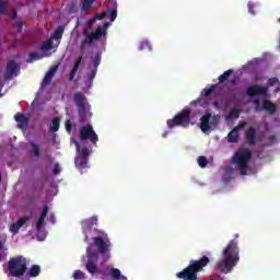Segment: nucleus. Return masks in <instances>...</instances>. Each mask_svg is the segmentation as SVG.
<instances>
[{
    "instance_id": "f257e3e1",
    "label": "nucleus",
    "mask_w": 280,
    "mask_h": 280,
    "mask_svg": "<svg viewBox=\"0 0 280 280\" xmlns=\"http://www.w3.org/2000/svg\"><path fill=\"white\" fill-rule=\"evenodd\" d=\"M92 241L97 250L93 249L91 246L86 247L88 261L85 264V270L90 275H102V277H104V271L97 268V260L100 259V255H102L103 261L110 259V238L105 234L104 236H94Z\"/></svg>"
},
{
    "instance_id": "f03ea898",
    "label": "nucleus",
    "mask_w": 280,
    "mask_h": 280,
    "mask_svg": "<svg viewBox=\"0 0 280 280\" xmlns=\"http://www.w3.org/2000/svg\"><path fill=\"white\" fill-rule=\"evenodd\" d=\"M237 261H240L237 241H230L226 248L223 249V258L217 262L215 269L223 275H229L237 266Z\"/></svg>"
},
{
    "instance_id": "7ed1b4c3",
    "label": "nucleus",
    "mask_w": 280,
    "mask_h": 280,
    "mask_svg": "<svg viewBox=\"0 0 280 280\" xmlns=\"http://www.w3.org/2000/svg\"><path fill=\"white\" fill-rule=\"evenodd\" d=\"M207 256L201 257L199 260H190L189 265L180 272L176 273L177 279L184 280H198V272H202L210 264Z\"/></svg>"
},
{
    "instance_id": "20e7f679",
    "label": "nucleus",
    "mask_w": 280,
    "mask_h": 280,
    "mask_svg": "<svg viewBox=\"0 0 280 280\" xmlns=\"http://www.w3.org/2000/svg\"><path fill=\"white\" fill-rule=\"evenodd\" d=\"M73 98L78 107L79 121L81 124H89L91 121V117H93V113H91V105L86 103V96L81 92H78L74 94Z\"/></svg>"
},
{
    "instance_id": "39448f33",
    "label": "nucleus",
    "mask_w": 280,
    "mask_h": 280,
    "mask_svg": "<svg viewBox=\"0 0 280 280\" xmlns=\"http://www.w3.org/2000/svg\"><path fill=\"white\" fill-rule=\"evenodd\" d=\"M8 271L11 277L21 278L27 271V262L23 256L10 258Z\"/></svg>"
},
{
    "instance_id": "423d86ee",
    "label": "nucleus",
    "mask_w": 280,
    "mask_h": 280,
    "mask_svg": "<svg viewBox=\"0 0 280 280\" xmlns=\"http://www.w3.org/2000/svg\"><path fill=\"white\" fill-rule=\"evenodd\" d=\"M250 159H253V154L248 149L237 151L232 158V163L237 165L242 176L248 174V161H250Z\"/></svg>"
},
{
    "instance_id": "0eeeda50",
    "label": "nucleus",
    "mask_w": 280,
    "mask_h": 280,
    "mask_svg": "<svg viewBox=\"0 0 280 280\" xmlns=\"http://www.w3.org/2000/svg\"><path fill=\"white\" fill-rule=\"evenodd\" d=\"M83 40L81 42L79 49L81 54H84V49L91 46L94 40H100L102 36H106V28L104 26H98L95 32L89 34V32L83 31Z\"/></svg>"
},
{
    "instance_id": "6e6552de",
    "label": "nucleus",
    "mask_w": 280,
    "mask_h": 280,
    "mask_svg": "<svg viewBox=\"0 0 280 280\" xmlns=\"http://www.w3.org/2000/svg\"><path fill=\"white\" fill-rule=\"evenodd\" d=\"M191 121V110L189 108H184L180 113L175 115L173 119L167 120V127L174 128L176 126H182V128H187Z\"/></svg>"
},
{
    "instance_id": "1a4fd4ad",
    "label": "nucleus",
    "mask_w": 280,
    "mask_h": 280,
    "mask_svg": "<svg viewBox=\"0 0 280 280\" xmlns=\"http://www.w3.org/2000/svg\"><path fill=\"white\" fill-rule=\"evenodd\" d=\"M79 137L81 141H91L93 145H97V142L100 141V138L97 137V133H95V130H93V125L91 124L81 127Z\"/></svg>"
},
{
    "instance_id": "9d476101",
    "label": "nucleus",
    "mask_w": 280,
    "mask_h": 280,
    "mask_svg": "<svg viewBox=\"0 0 280 280\" xmlns=\"http://www.w3.org/2000/svg\"><path fill=\"white\" fill-rule=\"evenodd\" d=\"M255 110L256 113H261V110H267L270 115H275L277 113V106L268 100L259 101V98L254 100Z\"/></svg>"
},
{
    "instance_id": "9b49d317",
    "label": "nucleus",
    "mask_w": 280,
    "mask_h": 280,
    "mask_svg": "<svg viewBox=\"0 0 280 280\" xmlns=\"http://www.w3.org/2000/svg\"><path fill=\"white\" fill-rule=\"evenodd\" d=\"M231 75H233V69L226 70L223 74L219 77V83L212 84L209 89H203L201 95L203 97H209V95H211V93H213V91H215L220 86V84L226 82L229 78H231Z\"/></svg>"
},
{
    "instance_id": "f8f14e48",
    "label": "nucleus",
    "mask_w": 280,
    "mask_h": 280,
    "mask_svg": "<svg viewBox=\"0 0 280 280\" xmlns=\"http://www.w3.org/2000/svg\"><path fill=\"white\" fill-rule=\"evenodd\" d=\"M20 72L21 66H19L14 59L9 60L4 72L5 80H12V78H16Z\"/></svg>"
},
{
    "instance_id": "ddd939ff",
    "label": "nucleus",
    "mask_w": 280,
    "mask_h": 280,
    "mask_svg": "<svg viewBox=\"0 0 280 280\" xmlns=\"http://www.w3.org/2000/svg\"><path fill=\"white\" fill-rule=\"evenodd\" d=\"M246 94L248 97H255L256 95H268V88L255 84L247 88Z\"/></svg>"
},
{
    "instance_id": "4468645a",
    "label": "nucleus",
    "mask_w": 280,
    "mask_h": 280,
    "mask_svg": "<svg viewBox=\"0 0 280 280\" xmlns=\"http://www.w3.org/2000/svg\"><path fill=\"white\" fill-rule=\"evenodd\" d=\"M83 233L85 235V242H89V231L97 229V219H88L81 222Z\"/></svg>"
},
{
    "instance_id": "2eb2a0df",
    "label": "nucleus",
    "mask_w": 280,
    "mask_h": 280,
    "mask_svg": "<svg viewBox=\"0 0 280 280\" xmlns=\"http://www.w3.org/2000/svg\"><path fill=\"white\" fill-rule=\"evenodd\" d=\"M245 140L248 145H255L257 143V129L249 127L245 130Z\"/></svg>"
},
{
    "instance_id": "dca6fc26",
    "label": "nucleus",
    "mask_w": 280,
    "mask_h": 280,
    "mask_svg": "<svg viewBox=\"0 0 280 280\" xmlns=\"http://www.w3.org/2000/svg\"><path fill=\"white\" fill-rule=\"evenodd\" d=\"M27 221H30V217H27V215L22 217L19 221L11 224L10 232L13 233V235H16V233H19L21 226H24L25 222H27Z\"/></svg>"
},
{
    "instance_id": "f3484780",
    "label": "nucleus",
    "mask_w": 280,
    "mask_h": 280,
    "mask_svg": "<svg viewBox=\"0 0 280 280\" xmlns=\"http://www.w3.org/2000/svg\"><path fill=\"white\" fill-rule=\"evenodd\" d=\"M58 65L52 66L49 71L45 74V78L43 80L44 86H47V84H51V80H54V75H56V72L58 71Z\"/></svg>"
},
{
    "instance_id": "a211bd4d",
    "label": "nucleus",
    "mask_w": 280,
    "mask_h": 280,
    "mask_svg": "<svg viewBox=\"0 0 280 280\" xmlns=\"http://www.w3.org/2000/svg\"><path fill=\"white\" fill-rule=\"evenodd\" d=\"M15 121L19 124V128H27L30 126V118H27L24 114L16 113L14 115Z\"/></svg>"
},
{
    "instance_id": "6ab92c4d",
    "label": "nucleus",
    "mask_w": 280,
    "mask_h": 280,
    "mask_svg": "<svg viewBox=\"0 0 280 280\" xmlns=\"http://www.w3.org/2000/svg\"><path fill=\"white\" fill-rule=\"evenodd\" d=\"M211 119V114H205L201 117L200 128L202 132H209L211 130V126L209 125V121Z\"/></svg>"
},
{
    "instance_id": "aec40b11",
    "label": "nucleus",
    "mask_w": 280,
    "mask_h": 280,
    "mask_svg": "<svg viewBox=\"0 0 280 280\" xmlns=\"http://www.w3.org/2000/svg\"><path fill=\"white\" fill-rule=\"evenodd\" d=\"M48 213H49V207L44 206L40 217L36 223V231H40L43 229V225L45 224V218H47Z\"/></svg>"
},
{
    "instance_id": "412c9836",
    "label": "nucleus",
    "mask_w": 280,
    "mask_h": 280,
    "mask_svg": "<svg viewBox=\"0 0 280 280\" xmlns=\"http://www.w3.org/2000/svg\"><path fill=\"white\" fill-rule=\"evenodd\" d=\"M82 56H79L77 60L74 61V66L72 67L70 74H69V81L73 82V79L75 78V73H78V69H80L82 65Z\"/></svg>"
},
{
    "instance_id": "4be33fe9",
    "label": "nucleus",
    "mask_w": 280,
    "mask_h": 280,
    "mask_svg": "<svg viewBox=\"0 0 280 280\" xmlns=\"http://www.w3.org/2000/svg\"><path fill=\"white\" fill-rule=\"evenodd\" d=\"M108 275L113 280H128L126 276L121 275V270L117 268H110Z\"/></svg>"
},
{
    "instance_id": "5701e85b",
    "label": "nucleus",
    "mask_w": 280,
    "mask_h": 280,
    "mask_svg": "<svg viewBox=\"0 0 280 280\" xmlns=\"http://www.w3.org/2000/svg\"><path fill=\"white\" fill-rule=\"evenodd\" d=\"M233 166L228 165L225 166L224 173H223V183H231V180L233 179Z\"/></svg>"
},
{
    "instance_id": "b1692460",
    "label": "nucleus",
    "mask_w": 280,
    "mask_h": 280,
    "mask_svg": "<svg viewBox=\"0 0 280 280\" xmlns=\"http://www.w3.org/2000/svg\"><path fill=\"white\" fill-rule=\"evenodd\" d=\"M74 163L79 170H86V167L89 165V160L81 158V156H77L74 160Z\"/></svg>"
},
{
    "instance_id": "393cba45",
    "label": "nucleus",
    "mask_w": 280,
    "mask_h": 280,
    "mask_svg": "<svg viewBox=\"0 0 280 280\" xmlns=\"http://www.w3.org/2000/svg\"><path fill=\"white\" fill-rule=\"evenodd\" d=\"M229 143H237L240 141V132L235 129L229 132L228 135Z\"/></svg>"
},
{
    "instance_id": "a878e982",
    "label": "nucleus",
    "mask_w": 280,
    "mask_h": 280,
    "mask_svg": "<svg viewBox=\"0 0 280 280\" xmlns=\"http://www.w3.org/2000/svg\"><path fill=\"white\" fill-rule=\"evenodd\" d=\"M58 130H60V118L55 117L51 120L49 132H58Z\"/></svg>"
},
{
    "instance_id": "bb28decb",
    "label": "nucleus",
    "mask_w": 280,
    "mask_h": 280,
    "mask_svg": "<svg viewBox=\"0 0 280 280\" xmlns=\"http://www.w3.org/2000/svg\"><path fill=\"white\" fill-rule=\"evenodd\" d=\"M62 34H65V27L62 25H59L57 30H55L51 38H54L55 40H60V38H62Z\"/></svg>"
},
{
    "instance_id": "cd10ccee",
    "label": "nucleus",
    "mask_w": 280,
    "mask_h": 280,
    "mask_svg": "<svg viewBox=\"0 0 280 280\" xmlns=\"http://www.w3.org/2000/svg\"><path fill=\"white\" fill-rule=\"evenodd\" d=\"M52 46H54V42H51V39H48V40L42 43L40 50L42 51H49V50L52 49Z\"/></svg>"
},
{
    "instance_id": "c85d7f7f",
    "label": "nucleus",
    "mask_w": 280,
    "mask_h": 280,
    "mask_svg": "<svg viewBox=\"0 0 280 280\" xmlns=\"http://www.w3.org/2000/svg\"><path fill=\"white\" fill-rule=\"evenodd\" d=\"M30 277H38V275H40V266L38 265H33L30 269L28 272Z\"/></svg>"
},
{
    "instance_id": "c756f323",
    "label": "nucleus",
    "mask_w": 280,
    "mask_h": 280,
    "mask_svg": "<svg viewBox=\"0 0 280 280\" xmlns=\"http://www.w3.org/2000/svg\"><path fill=\"white\" fill-rule=\"evenodd\" d=\"M92 60H93L94 69H96L97 71V68L102 62V52H96L95 56L92 58Z\"/></svg>"
},
{
    "instance_id": "7c9ffc66",
    "label": "nucleus",
    "mask_w": 280,
    "mask_h": 280,
    "mask_svg": "<svg viewBox=\"0 0 280 280\" xmlns=\"http://www.w3.org/2000/svg\"><path fill=\"white\" fill-rule=\"evenodd\" d=\"M32 151L31 154H34L35 156H40V147L34 142H31Z\"/></svg>"
},
{
    "instance_id": "2f4dec72",
    "label": "nucleus",
    "mask_w": 280,
    "mask_h": 280,
    "mask_svg": "<svg viewBox=\"0 0 280 280\" xmlns=\"http://www.w3.org/2000/svg\"><path fill=\"white\" fill-rule=\"evenodd\" d=\"M197 161L199 167H206L207 165H209V160L205 155H200Z\"/></svg>"
},
{
    "instance_id": "473e14b6",
    "label": "nucleus",
    "mask_w": 280,
    "mask_h": 280,
    "mask_svg": "<svg viewBox=\"0 0 280 280\" xmlns=\"http://www.w3.org/2000/svg\"><path fill=\"white\" fill-rule=\"evenodd\" d=\"M241 113L242 110H240V108H232L229 115L232 119H238Z\"/></svg>"
},
{
    "instance_id": "72a5a7b5",
    "label": "nucleus",
    "mask_w": 280,
    "mask_h": 280,
    "mask_svg": "<svg viewBox=\"0 0 280 280\" xmlns=\"http://www.w3.org/2000/svg\"><path fill=\"white\" fill-rule=\"evenodd\" d=\"M8 0L0 1V14H8Z\"/></svg>"
},
{
    "instance_id": "f704fd0d",
    "label": "nucleus",
    "mask_w": 280,
    "mask_h": 280,
    "mask_svg": "<svg viewBox=\"0 0 280 280\" xmlns=\"http://www.w3.org/2000/svg\"><path fill=\"white\" fill-rule=\"evenodd\" d=\"M140 51H143V49H149V51H152V47L150 46V42H141L139 45Z\"/></svg>"
},
{
    "instance_id": "c9c22d12",
    "label": "nucleus",
    "mask_w": 280,
    "mask_h": 280,
    "mask_svg": "<svg viewBox=\"0 0 280 280\" xmlns=\"http://www.w3.org/2000/svg\"><path fill=\"white\" fill-rule=\"evenodd\" d=\"M89 154H91V151L89 150V148H82L81 149V159H85L89 161Z\"/></svg>"
},
{
    "instance_id": "e433bc0d",
    "label": "nucleus",
    "mask_w": 280,
    "mask_h": 280,
    "mask_svg": "<svg viewBox=\"0 0 280 280\" xmlns=\"http://www.w3.org/2000/svg\"><path fill=\"white\" fill-rule=\"evenodd\" d=\"M73 279L74 280H82V279H84V272L82 270H75L73 272Z\"/></svg>"
},
{
    "instance_id": "4c0bfd02",
    "label": "nucleus",
    "mask_w": 280,
    "mask_h": 280,
    "mask_svg": "<svg viewBox=\"0 0 280 280\" xmlns=\"http://www.w3.org/2000/svg\"><path fill=\"white\" fill-rule=\"evenodd\" d=\"M107 16H108V12H106V11L102 12L101 14L100 13L95 14V19L97 21H104V19H106Z\"/></svg>"
},
{
    "instance_id": "58836bf2",
    "label": "nucleus",
    "mask_w": 280,
    "mask_h": 280,
    "mask_svg": "<svg viewBox=\"0 0 280 280\" xmlns=\"http://www.w3.org/2000/svg\"><path fill=\"white\" fill-rule=\"evenodd\" d=\"M267 84H268V86H275L276 84H279V79H278L277 77L270 78V79L267 81Z\"/></svg>"
},
{
    "instance_id": "ea45409f",
    "label": "nucleus",
    "mask_w": 280,
    "mask_h": 280,
    "mask_svg": "<svg viewBox=\"0 0 280 280\" xmlns=\"http://www.w3.org/2000/svg\"><path fill=\"white\" fill-rule=\"evenodd\" d=\"M246 126H248L247 121H241L236 127H234V130H237L240 132V130H244Z\"/></svg>"
},
{
    "instance_id": "a19ab883",
    "label": "nucleus",
    "mask_w": 280,
    "mask_h": 280,
    "mask_svg": "<svg viewBox=\"0 0 280 280\" xmlns=\"http://www.w3.org/2000/svg\"><path fill=\"white\" fill-rule=\"evenodd\" d=\"M65 126H66L67 132L71 133V130H73V122H71V120L68 119L66 120Z\"/></svg>"
},
{
    "instance_id": "79ce46f5",
    "label": "nucleus",
    "mask_w": 280,
    "mask_h": 280,
    "mask_svg": "<svg viewBox=\"0 0 280 280\" xmlns=\"http://www.w3.org/2000/svg\"><path fill=\"white\" fill-rule=\"evenodd\" d=\"M247 8H248L249 14L255 15V3L254 2H248Z\"/></svg>"
},
{
    "instance_id": "37998d69",
    "label": "nucleus",
    "mask_w": 280,
    "mask_h": 280,
    "mask_svg": "<svg viewBox=\"0 0 280 280\" xmlns=\"http://www.w3.org/2000/svg\"><path fill=\"white\" fill-rule=\"evenodd\" d=\"M109 19H110V21H115V19H117V8L113 9L109 12Z\"/></svg>"
},
{
    "instance_id": "c03bdc74",
    "label": "nucleus",
    "mask_w": 280,
    "mask_h": 280,
    "mask_svg": "<svg viewBox=\"0 0 280 280\" xmlns=\"http://www.w3.org/2000/svg\"><path fill=\"white\" fill-rule=\"evenodd\" d=\"M95 75H97L96 69H94L91 73L88 74L90 82H93V80H95Z\"/></svg>"
},
{
    "instance_id": "a18cd8bd",
    "label": "nucleus",
    "mask_w": 280,
    "mask_h": 280,
    "mask_svg": "<svg viewBox=\"0 0 280 280\" xmlns=\"http://www.w3.org/2000/svg\"><path fill=\"white\" fill-rule=\"evenodd\" d=\"M30 59L31 60H40V55H38V52H31Z\"/></svg>"
},
{
    "instance_id": "49530a36",
    "label": "nucleus",
    "mask_w": 280,
    "mask_h": 280,
    "mask_svg": "<svg viewBox=\"0 0 280 280\" xmlns=\"http://www.w3.org/2000/svg\"><path fill=\"white\" fill-rule=\"evenodd\" d=\"M61 168H60V164H55L52 173L55 174V176H58V174H60Z\"/></svg>"
},
{
    "instance_id": "de8ad7c7",
    "label": "nucleus",
    "mask_w": 280,
    "mask_h": 280,
    "mask_svg": "<svg viewBox=\"0 0 280 280\" xmlns=\"http://www.w3.org/2000/svg\"><path fill=\"white\" fill-rule=\"evenodd\" d=\"M91 5H93L92 3L86 2V0H84L83 4H82V10L84 12H86V10H89V8H91Z\"/></svg>"
},
{
    "instance_id": "09e8293b",
    "label": "nucleus",
    "mask_w": 280,
    "mask_h": 280,
    "mask_svg": "<svg viewBox=\"0 0 280 280\" xmlns=\"http://www.w3.org/2000/svg\"><path fill=\"white\" fill-rule=\"evenodd\" d=\"M269 143L272 145L273 143H277V136L272 135L268 137Z\"/></svg>"
},
{
    "instance_id": "8fccbe9b",
    "label": "nucleus",
    "mask_w": 280,
    "mask_h": 280,
    "mask_svg": "<svg viewBox=\"0 0 280 280\" xmlns=\"http://www.w3.org/2000/svg\"><path fill=\"white\" fill-rule=\"evenodd\" d=\"M15 27H16L18 32H22L23 31V21L16 22Z\"/></svg>"
},
{
    "instance_id": "3c124183",
    "label": "nucleus",
    "mask_w": 280,
    "mask_h": 280,
    "mask_svg": "<svg viewBox=\"0 0 280 280\" xmlns=\"http://www.w3.org/2000/svg\"><path fill=\"white\" fill-rule=\"evenodd\" d=\"M16 16H19V12L16 11V9H12L11 19L14 21V19H16Z\"/></svg>"
},
{
    "instance_id": "603ef678",
    "label": "nucleus",
    "mask_w": 280,
    "mask_h": 280,
    "mask_svg": "<svg viewBox=\"0 0 280 280\" xmlns=\"http://www.w3.org/2000/svg\"><path fill=\"white\" fill-rule=\"evenodd\" d=\"M74 144H75V148H77V152H80V142L74 140Z\"/></svg>"
},
{
    "instance_id": "864d4df0",
    "label": "nucleus",
    "mask_w": 280,
    "mask_h": 280,
    "mask_svg": "<svg viewBox=\"0 0 280 280\" xmlns=\"http://www.w3.org/2000/svg\"><path fill=\"white\" fill-rule=\"evenodd\" d=\"M94 22H95V18L89 21V25H93Z\"/></svg>"
},
{
    "instance_id": "5fc2aeb1",
    "label": "nucleus",
    "mask_w": 280,
    "mask_h": 280,
    "mask_svg": "<svg viewBox=\"0 0 280 280\" xmlns=\"http://www.w3.org/2000/svg\"><path fill=\"white\" fill-rule=\"evenodd\" d=\"M232 84H235V80L232 81Z\"/></svg>"
},
{
    "instance_id": "6e6d98bb",
    "label": "nucleus",
    "mask_w": 280,
    "mask_h": 280,
    "mask_svg": "<svg viewBox=\"0 0 280 280\" xmlns=\"http://www.w3.org/2000/svg\"><path fill=\"white\" fill-rule=\"evenodd\" d=\"M1 178H2V177H1V173H0V183H1Z\"/></svg>"
},
{
    "instance_id": "4d7b16f0",
    "label": "nucleus",
    "mask_w": 280,
    "mask_h": 280,
    "mask_svg": "<svg viewBox=\"0 0 280 280\" xmlns=\"http://www.w3.org/2000/svg\"><path fill=\"white\" fill-rule=\"evenodd\" d=\"M214 106H218V103H214Z\"/></svg>"
}]
</instances>
